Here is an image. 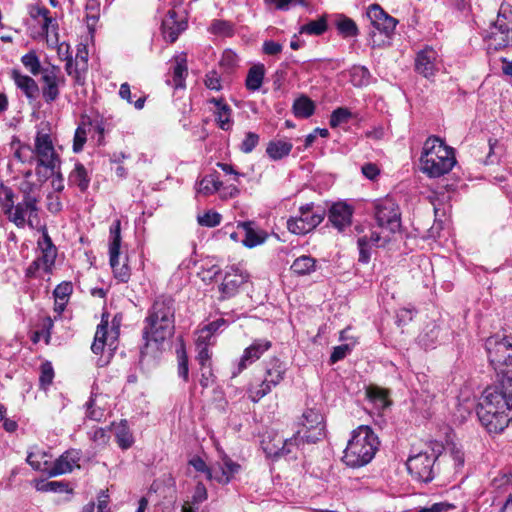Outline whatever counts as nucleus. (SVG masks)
<instances>
[{"mask_svg":"<svg viewBox=\"0 0 512 512\" xmlns=\"http://www.w3.org/2000/svg\"><path fill=\"white\" fill-rule=\"evenodd\" d=\"M486 349L497 382L484 390L476 413L489 433L498 434L512 420V344L505 337L492 336L486 341Z\"/></svg>","mask_w":512,"mask_h":512,"instance_id":"nucleus-1","label":"nucleus"},{"mask_svg":"<svg viewBox=\"0 0 512 512\" xmlns=\"http://www.w3.org/2000/svg\"><path fill=\"white\" fill-rule=\"evenodd\" d=\"M175 301L171 296L160 295L155 298L147 311L142 330L143 340L141 358L160 350V345L174 334Z\"/></svg>","mask_w":512,"mask_h":512,"instance_id":"nucleus-2","label":"nucleus"},{"mask_svg":"<svg viewBox=\"0 0 512 512\" xmlns=\"http://www.w3.org/2000/svg\"><path fill=\"white\" fill-rule=\"evenodd\" d=\"M324 416L320 410L309 408L304 411L301 418L300 428L290 439L279 438L274 447L264 446L267 456L279 458L292 452L291 446L301 444H315L326 436Z\"/></svg>","mask_w":512,"mask_h":512,"instance_id":"nucleus-3","label":"nucleus"},{"mask_svg":"<svg viewBox=\"0 0 512 512\" xmlns=\"http://www.w3.org/2000/svg\"><path fill=\"white\" fill-rule=\"evenodd\" d=\"M421 171L430 178H438L449 173L456 164L453 148L438 137H429L423 146L420 157Z\"/></svg>","mask_w":512,"mask_h":512,"instance_id":"nucleus-4","label":"nucleus"},{"mask_svg":"<svg viewBox=\"0 0 512 512\" xmlns=\"http://www.w3.org/2000/svg\"><path fill=\"white\" fill-rule=\"evenodd\" d=\"M379 440L369 426H359L353 430L344 450L342 461L351 468L367 465L375 456Z\"/></svg>","mask_w":512,"mask_h":512,"instance_id":"nucleus-5","label":"nucleus"},{"mask_svg":"<svg viewBox=\"0 0 512 512\" xmlns=\"http://www.w3.org/2000/svg\"><path fill=\"white\" fill-rule=\"evenodd\" d=\"M367 17L372 26L369 32L371 46L375 48L384 45L396 28V19L388 15L378 4L369 6Z\"/></svg>","mask_w":512,"mask_h":512,"instance_id":"nucleus-6","label":"nucleus"},{"mask_svg":"<svg viewBox=\"0 0 512 512\" xmlns=\"http://www.w3.org/2000/svg\"><path fill=\"white\" fill-rule=\"evenodd\" d=\"M373 215L379 228L394 234L401 228V211L399 205L391 197L373 201Z\"/></svg>","mask_w":512,"mask_h":512,"instance_id":"nucleus-7","label":"nucleus"},{"mask_svg":"<svg viewBox=\"0 0 512 512\" xmlns=\"http://www.w3.org/2000/svg\"><path fill=\"white\" fill-rule=\"evenodd\" d=\"M325 217V210L314 209L313 203H308L299 208V215L287 220L288 230L296 235H305L314 230Z\"/></svg>","mask_w":512,"mask_h":512,"instance_id":"nucleus-8","label":"nucleus"},{"mask_svg":"<svg viewBox=\"0 0 512 512\" xmlns=\"http://www.w3.org/2000/svg\"><path fill=\"white\" fill-rule=\"evenodd\" d=\"M438 459L436 452L421 451L407 459L406 466L410 475L417 481L431 482L435 477V462Z\"/></svg>","mask_w":512,"mask_h":512,"instance_id":"nucleus-9","label":"nucleus"},{"mask_svg":"<svg viewBox=\"0 0 512 512\" xmlns=\"http://www.w3.org/2000/svg\"><path fill=\"white\" fill-rule=\"evenodd\" d=\"M33 152L37 156L39 166L45 167L52 173L59 169V156L55 152L50 133L44 128H38L37 130Z\"/></svg>","mask_w":512,"mask_h":512,"instance_id":"nucleus-10","label":"nucleus"},{"mask_svg":"<svg viewBox=\"0 0 512 512\" xmlns=\"http://www.w3.org/2000/svg\"><path fill=\"white\" fill-rule=\"evenodd\" d=\"M109 256L110 265L113 270L114 277L120 282L126 283L130 278V269L126 263L120 264L119 255L121 247V221L116 219L109 229Z\"/></svg>","mask_w":512,"mask_h":512,"instance_id":"nucleus-11","label":"nucleus"},{"mask_svg":"<svg viewBox=\"0 0 512 512\" xmlns=\"http://www.w3.org/2000/svg\"><path fill=\"white\" fill-rule=\"evenodd\" d=\"M41 92L44 101L48 104L56 101L60 95V88L66 83L60 67L50 65L41 73Z\"/></svg>","mask_w":512,"mask_h":512,"instance_id":"nucleus-12","label":"nucleus"},{"mask_svg":"<svg viewBox=\"0 0 512 512\" xmlns=\"http://www.w3.org/2000/svg\"><path fill=\"white\" fill-rule=\"evenodd\" d=\"M441 60L438 52L431 46H425L416 53L414 70L426 79H432L439 71Z\"/></svg>","mask_w":512,"mask_h":512,"instance_id":"nucleus-13","label":"nucleus"},{"mask_svg":"<svg viewBox=\"0 0 512 512\" xmlns=\"http://www.w3.org/2000/svg\"><path fill=\"white\" fill-rule=\"evenodd\" d=\"M249 274L239 267L231 266L225 272L224 279L219 286L221 299H228L235 296L239 288L248 281Z\"/></svg>","mask_w":512,"mask_h":512,"instance_id":"nucleus-14","label":"nucleus"},{"mask_svg":"<svg viewBox=\"0 0 512 512\" xmlns=\"http://www.w3.org/2000/svg\"><path fill=\"white\" fill-rule=\"evenodd\" d=\"M512 33V11L508 6L501 5L497 19L491 25V37H499V45L506 46L511 40Z\"/></svg>","mask_w":512,"mask_h":512,"instance_id":"nucleus-15","label":"nucleus"},{"mask_svg":"<svg viewBox=\"0 0 512 512\" xmlns=\"http://www.w3.org/2000/svg\"><path fill=\"white\" fill-rule=\"evenodd\" d=\"M82 453L78 449H69L61 454L48 470L50 477L70 473L75 467H80Z\"/></svg>","mask_w":512,"mask_h":512,"instance_id":"nucleus-16","label":"nucleus"},{"mask_svg":"<svg viewBox=\"0 0 512 512\" xmlns=\"http://www.w3.org/2000/svg\"><path fill=\"white\" fill-rule=\"evenodd\" d=\"M26 201L23 199L18 202L16 205L14 204L13 210L10 213H7L6 216L14 223L17 227L23 228L26 223L30 227H33V217L37 216L38 206L35 203L26 204Z\"/></svg>","mask_w":512,"mask_h":512,"instance_id":"nucleus-17","label":"nucleus"},{"mask_svg":"<svg viewBox=\"0 0 512 512\" xmlns=\"http://www.w3.org/2000/svg\"><path fill=\"white\" fill-rule=\"evenodd\" d=\"M271 347V342L264 339L255 340L249 347H247L238 363L237 371L232 373L233 377L240 374L249 365L258 360L262 354Z\"/></svg>","mask_w":512,"mask_h":512,"instance_id":"nucleus-18","label":"nucleus"},{"mask_svg":"<svg viewBox=\"0 0 512 512\" xmlns=\"http://www.w3.org/2000/svg\"><path fill=\"white\" fill-rule=\"evenodd\" d=\"M187 21L178 19L175 10H169L166 17L162 21V34L165 40L174 43L179 35L187 29Z\"/></svg>","mask_w":512,"mask_h":512,"instance_id":"nucleus-19","label":"nucleus"},{"mask_svg":"<svg viewBox=\"0 0 512 512\" xmlns=\"http://www.w3.org/2000/svg\"><path fill=\"white\" fill-rule=\"evenodd\" d=\"M352 215L353 209L350 205L344 202H337L330 207L328 218L336 229L343 231L351 225Z\"/></svg>","mask_w":512,"mask_h":512,"instance_id":"nucleus-20","label":"nucleus"},{"mask_svg":"<svg viewBox=\"0 0 512 512\" xmlns=\"http://www.w3.org/2000/svg\"><path fill=\"white\" fill-rule=\"evenodd\" d=\"M240 470V465L234 462L227 455L222 457V461L214 466L213 479L219 484H228Z\"/></svg>","mask_w":512,"mask_h":512,"instance_id":"nucleus-21","label":"nucleus"},{"mask_svg":"<svg viewBox=\"0 0 512 512\" xmlns=\"http://www.w3.org/2000/svg\"><path fill=\"white\" fill-rule=\"evenodd\" d=\"M11 78L27 99L33 101L38 97L40 89L32 77L21 73L18 69H13L11 71Z\"/></svg>","mask_w":512,"mask_h":512,"instance_id":"nucleus-22","label":"nucleus"},{"mask_svg":"<svg viewBox=\"0 0 512 512\" xmlns=\"http://www.w3.org/2000/svg\"><path fill=\"white\" fill-rule=\"evenodd\" d=\"M238 228L243 229L245 238L242 243L247 248H254L263 244L268 238L267 232L264 230H257L254 228V223L250 221L238 223Z\"/></svg>","mask_w":512,"mask_h":512,"instance_id":"nucleus-23","label":"nucleus"},{"mask_svg":"<svg viewBox=\"0 0 512 512\" xmlns=\"http://www.w3.org/2000/svg\"><path fill=\"white\" fill-rule=\"evenodd\" d=\"M285 371L284 363L278 358H273L267 364L266 376L263 382L267 383L272 389V387L277 386L284 379Z\"/></svg>","mask_w":512,"mask_h":512,"instance_id":"nucleus-24","label":"nucleus"},{"mask_svg":"<svg viewBox=\"0 0 512 512\" xmlns=\"http://www.w3.org/2000/svg\"><path fill=\"white\" fill-rule=\"evenodd\" d=\"M335 27L343 38H352L359 34V29L355 21L344 14H338L336 16Z\"/></svg>","mask_w":512,"mask_h":512,"instance_id":"nucleus-25","label":"nucleus"},{"mask_svg":"<svg viewBox=\"0 0 512 512\" xmlns=\"http://www.w3.org/2000/svg\"><path fill=\"white\" fill-rule=\"evenodd\" d=\"M265 67L263 64H255L249 70L245 80V86L249 91H258L263 83Z\"/></svg>","mask_w":512,"mask_h":512,"instance_id":"nucleus-26","label":"nucleus"},{"mask_svg":"<svg viewBox=\"0 0 512 512\" xmlns=\"http://www.w3.org/2000/svg\"><path fill=\"white\" fill-rule=\"evenodd\" d=\"M290 269L298 276L309 275L316 270V259L302 255L293 261Z\"/></svg>","mask_w":512,"mask_h":512,"instance_id":"nucleus-27","label":"nucleus"},{"mask_svg":"<svg viewBox=\"0 0 512 512\" xmlns=\"http://www.w3.org/2000/svg\"><path fill=\"white\" fill-rule=\"evenodd\" d=\"M293 148L291 142L288 141H271L266 148L267 155L273 160H280L288 156Z\"/></svg>","mask_w":512,"mask_h":512,"instance_id":"nucleus-28","label":"nucleus"},{"mask_svg":"<svg viewBox=\"0 0 512 512\" xmlns=\"http://www.w3.org/2000/svg\"><path fill=\"white\" fill-rule=\"evenodd\" d=\"M107 334H108V319L105 315L102 316L101 323L97 326V330L95 333L94 341L91 345V350L95 354H100L103 352L104 347L107 342Z\"/></svg>","mask_w":512,"mask_h":512,"instance_id":"nucleus-29","label":"nucleus"},{"mask_svg":"<svg viewBox=\"0 0 512 512\" xmlns=\"http://www.w3.org/2000/svg\"><path fill=\"white\" fill-rule=\"evenodd\" d=\"M350 82L355 87H364L370 84L372 75L367 67L354 65L349 70Z\"/></svg>","mask_w":512,"mask_h":512,"instance_id":"nucleus-30","label":"nucleus"},{"mask_svg":"<svg viewBox=\"0 0 512 512\" xmlns=\"http://www.w3.org/2000/svg\"><path fill=\"white\" fill-rule=\"evenodd\" d=\"M69 181L76 185L82 192L87 190L90 178L88 177L87 170L83 164H75L74 169L69 175Z\"/></svg>","mask_w":512,"mask_h":512,"instance_id":"nucleus-31","label":"nucleus"},{"mask_svg":"<svg viewBox=\"0 0 512 512\" xmlns=\"http://www.w3.org/2000/svg\"><path fill=\"white\" fill-rule=\"evenodd\" d=\"M223 183L216 174H209L203 177L197 184V192L210 195L220 190Z\"/></svg>","mask_w":512,"mask_h":512,"instance_id":"nucleus-32","label":"nucleus"},{"mask_svg":"<svg viewBox=\"0 0 512 512\" xmlns=\"http://www.w3.org/2000/svg\"><path fill=\"white\" fill-rule=\"evenodd\" d=\"M315 111L314 102L307 96H301L294 101L293 112L296 117L308 118Z\"/></svg>","mask_w":512,"mask_h":512,"instance_id":"nucleus-33","label":"nucleus"},{"mask_svg":"<svg viewBox=\"0 0 512 512\" xmlns=\"http://www.w3.org/2000/svg\"><path fill=\"white\" fill-rule=\"evenodd\" d=\"M176 64L173 68V82L175 88L184 87V81L188 73L185 54L175 57Z\"/></svg>","mask_w":512,"mask_h":512,"instance_id":"nucleus-34","label":"nucleus"},{"mask_svg":"<svg viewBox=\"0 0 512 512\" xmlns=\"http://www.w3.org/2000/svg\"><path fill=\"white\" fill-rule=\"evenodd\" d=\"M19 192L22 195L23 201L27 202L26 204H38L40 196L36 184L30 182L29 180H23L19 184Z\"/></svg>","mask_w":512,"mask_h":512,"instance_id":"nucleus-35","label":"nucleus"},{"mask_svg":"<svg viewBox=\"0 0 512 512\" xmlns=\"http://www.w3.org/2000/svg\"><path fill=\"white\" fill-rule=\"evenodd\" d=\"M21 63L32 75L41 74L45 67L41 66L39 57L35 51H29L21 57Z\"/></svg>","mask_w":512,"mask_h":512,"instance_id":"nucleus-36","label":"nucleus"},{"mask_svg":"<svg viewBox=\"0 0 512 512\" xmlns=\"http://www.w3.org/2000/svg\"><path fill=\"white\" fill-rule=\"evenodd\" d=\"M327 30V21L324 17L310 21L299 28L300 34L319 36Z\"/></svg>","mask_w":512,"mask_h":512,"instance_id":"nucleus-37","label":"nucleus"},{"mask_svg":"<svg viewBox=\"0 0 512 512\" xmlns=\"http://www.w3.org/2000/svg\"><path fill=\"white\" fill-rule=\"evenodd\" d=\"M14 197L15 194L10 187L0 184V206L5 215L13 210Z\"/></svg>","mask_w":512,"mask_h":512,"instance_id":"nucleus-38","label":"nucleus"},{"mask_svg":"<svg viewBox=\"0 0 512 512\" xmlns=\"http://www.w3.org/2000/svg\"><path fill=\"white\" fill-rule=\"evenodd\" d=\"M216 121L220 129L228 131L231 129L233 121L231 119L232 109L228 104L221 106L216 110Z\"/></svg>","mask_w":512,"mask_h":512,"instance_id":"nucleus-39","label":"nucleus"},{"mask_svg":"<svg viewBox=\"0 0 512 512\" xmlns=\"http://www.w3.org/2000/svg\"><path fill=\"white\" fill-rule=\"evenodd\" d=\"M351 118L352 113L348 108L339 107L331 113L329 124L332 128H336L341 124L347 123Z\"/></svg>","mask_w":512,"mask_h":512,"instance_id":"nucleus-40","label":"nucleus"},{"mask_svg":"<svg viewBox=\"0 0 512 512\" xmlns=\"http://www.w3.org/2000/svg\"><path fill=\"white\" fill-rule=\"evenodd\" d=\"M116 441L123 450L130 448L134 442L133 436L126 424H121L116 431Z\"/></svg>","mask_w":512,"mask_h":512,"instance_id":"nucleus-41","label":"nucleus"},{"mask_svg":"<svg viewBox=\"0 0 512 512\" xmlns=\"http://www.w3.org/2000/svg\"><path fill=\"white\" fill-rule=\"evenodd\" d=\"M54 369L50 362L46 361L41 364L39 384L42 389H47L53 382Z\"/></svg>","mask_w":512,"mask_h":512,"instance_id":"nucleus-42","label":"nucleus"},{"mask_svg":"<svg viewBox=\"0 0 512 512\" xmlns=\"http://www.w3.org/2000/svg\"><path fill=\"white\" fill-rule=\"evenodd\" d=\"M177 359H178V375L184 381H188L189 378V368H188V356L185 350V347L181 345L177 349Z\"/></svg>","mask_w":512,"mask_h":512,"instance_id":"nucleus-43","label":"nucleus"},{"mask_svg":"<svg viewBox=\"0 0 512 512\" xmlns=\"http://www.w3.org/2000/svg\"><path fill=\"white\" fill-rule=\"evenodd\" d=\"M227 324H228L227 320H225L224 318H219V319H216L215 321L208 323L201 329V334L206 333V335L205 336L201 335L199 337V340L201 338H203L204 340H209L216 332L225 328L227 326Z\"/></svg>","mask_w":512,"mask_h":512,"instance_id":"nucleus-44","label":"nucleus"},{"mask_svg":"<svg viewBox=\"0 0 512 512\" xmlns=\"http://www.w3.org/2000/svg\"><path fill=\"white\" fill-rule=\"evenodd\" d=\"M357 245L359 249V262L367 264L371 258V248L373 245L369 243L368 236L358 238Z\"/></svg>","mask_w":512,"mask_h":512,"instance_id":"nucleus-45","label":"nucleus"},{"mask_svg":"<svg viewBox=\"0 0 512 512\" xmlns=\"http://www.w3.org/2000/svg\"><path fill=\"white\" fill-rule=\"evenodd\" d=\"M119 96L126 100L129 104H133L134 107L138 110L144 107L146 101V96H141L135 102H133L131 97V89L128 83L121 84L119 89Z\"/></svg>","mask_w":512,"mask_h":512,"instance_id":"nucleus-46","label":"nucleus"},{"mask_svg":"<svg viewBox=\"0 0 512 512\" xmlns=\"http://www.w3.org/2000/svg\"><path fill=\"white\" fill-rule=\"evenodd\" d=\"M222 216L215 211H207L203 215H199L197 221L199 225L204 227H216L220 224Z\"/></svg>","mask_w":512,"mask_h":512,"instance_id":"nucleus-47","label":"nucleus"},{"mask_svg":"<svg viewBox=\"0 0 512 512\" xmlns=\"http://www.w3.org/2000/svg\"><path fill=\"white\" fill-rule=\"evenodd\" d=\"M56 258V249H50L48 251H42V257L35 260L29 268V271L33 266L36 268L39 267L40 262L43 263L45 271H48L50 267L54 264Z\"/></svg>","mask_w":512,"mask_h":512,"instance_id":"nucleus-48","label":"nucleus"},{"mask_svg":"<svg viewBox=\"0 0 512 512\" xmlns=\"http://www.w3.org/2000/svg\"><path fill=\"white\" fill-rule=\"evenodd\" d=\"M264 2L275 10L288 11L298 4H303L304 0H264Z\"/></svg>","mask_w":512,"mask_h":512,"instance_id":"nucleus-49","label":"nucleus"},{"mask_svg":"<svg viewBox=\"0 0 512 512\" xmlns=\"http://www.w3.org/2000/svg\"><path fill=\"white\" fill-rule=\"evenodd\" d=\"M368 396L378 407L385 408L389 404L386 391L380 388H371L368 390Z\"/></svg>","mask_w":512,"mask_h":512,"instance_id":"nucleus-50","label":"nucleus"},{"mask_svg":"<svg viewBox=\"0 0 512 512\" xmlns=\"http://www.w3.org/2000/svg\"><path fill=\"white\" fill-rule=\"evenodd\" d=\"M189 464L198 472L205 473L207 479L212 480L213 479V472L214 467L210 468L207 466L205 461L199 457L195 456L192 459L189 460Z\"/></svg>","mask_w":512,"mask_h":512,"instance_id":"nucleus-51","label":"nucleus"},{"mask_svg":"<svg viewBox=\"0 0 512 512\" xmlns=\"http://www.w3.org/2000/svg\"><path fill=\"white\" fill-rule=\"evenodd\" d=\"M259 143V135L254 132H247L240 149L244 153H251Z\"/></svg>","mask_w":512,"mask_h":512,"instance_id":"nucleus-52","label":"nucleus"},{"mask_svg":"<svg viewBox=\"0 0 512 512\" xmlns=\"http://www.w3.org/2000/svg\"><path fill=\"white\" fill-rule=\"evenodd\" d=\"M271 391V388L267 383H262L257 387L250 388L248 391L249 399L256 403Z\"/></svg>","mask_w":512,"mask_h":512,"instance_id":"nucleus-53","label":"nucleus"},{"mask_svg":"<svg viewBox=\"0 0 512 512\" xmlns=\"http://www.w3.org/2000/svg\"><path fill=\"white\" fill-rule=\"evenodd\" d=\"M220 65L226 69H233L238 65V56L231 49H226L222 53Z\"/></svg>","mask_w":512,"mask_h":512,"instance_id":"nucleus-54","label":"nucleus"},{"mask_svg":"<svg viewBox=\"0 0 512 512\" xmlns=\"http://www.w3.org/2000/svg\"><path fill=\"white\" fill-rule=\"evenodd\" d=\"M198 353H197V361L199 362L201 368L205 369L206 366H211V353L206 344L198 343L197 344Z\"/></svg>","mask_w":512,"mask_h":512,"instance_id":"nucleus-55","label":"nucleus"},{"mask_svg":"<svg viewBox=\"0 0 512 512\" xmlns=\"http://www.w3.org/2000/svg\"><path fill=\"white\" fill-rule=\"evenodd\" d=\"M439 327L433 325V327L420 335V342L426 347L432 346L438 339L439 336Z\"/></svg>","mask_w":512,"mask_h":512,"instance_id":"nucleus-56","label":"nucleus"},{"mask_svg":"<svg viewBox=\"0 0 512 512\" xmlns=\"http://www.w3.org/2000/svg\"><path fill=\"white\" fill-rule=\"evenodd\" d=\"M72 291L73 287L70 282H62L56 286L53 295L55 299H59L60 301H67V298L70 296Z\"/></svg>","mask_w":512,"mask_h":512,"instance_id":"nucleus-57","label":"nucleus"},{"mask_svg":"<svg viewBox=\"0 0 512 512\" xmlns=\"http://www.w3.org/2000/svg\"><path fill=\"white\" fill-rule=\"evenodd\" d=\"M86 136H87V133H86L85 128L82 126H78L77 129L75 130L74 140H73V151L75 153H79L82 151L83 146L86 142Z\"/></svg>","mask_w":512,"mask_h":512,"instance_id":"nucleus-58","label":"nucleus"},{"mask_svg":"<svg viewBox=\"0 0 512 512\" xmlns=\"http://www.w3.org/2000/svg\"><path fill=\"white\" fill-rule=\"evenodd\" d=\"M350 347L348 344H342L333 348V351L330 355V363L335 364L338 361L344 359L350 352Z\"/></svg>","mask_w":512,"mask_h":512,"instance_id":"nucleus-59","label":"nucleus"},{"mask_svg":"<svg viewBox=\"0 0 512 512\" xmlns=\"http://www.w3.org/2000/svg\"><path fill=\"white\" fill-rule=\"evenodd\" d=\"M208 493L205 485L202 482H198L195 486L194 493L192 495V504L198 505L206 501Z\"/></svg>","mask_w":512,"mask_h":512,"instance_id":"nucleus-60","label":"nucleus"},{"mask_svg":"<svg viewBox=\"0 0 512 512\" xmlns=\"http://www.w3.org/2000/svg\"><path fill=\"white\" fill-rule=\"evenodd\" d=\"M95 400L93 398V395L89 398V400L86 402V415L89 419L94 421H100L102 417L104 416V412L101 409H95L94 408Z\"/></svg>","mask_w":512,"mask_h":512,"instance_id":"nucleus-61","label":"nucleus"},{"mask_svg":"<svg viewBox=\"0 0 512 512\" xmlns=\"http://www.w3.org/2000/svg\"><path fill=\"white\" fill-rule=\"evenodd\" d=\"M205 86L210 90L219 91L222 89L221 78L216 71H210L205 76Z\"/></svg>","mask_w":512,"mask_h":512,"instance_id":"nucleus-62","label":"nucleus"},{"mask_svg":"<svg viewBox=\"0 0 512 512\" xmlns=\"http://www.w3.org/2000/svg\"><path fill=\"white\" fill-rule=\"evenodd\" d=\"M455 508V505L449 502H438L434 503L431 506L420 507L417 512H448Z\"/></svg>","mask_w":512,"mask_h":512,"instance_id":"nucleus-63","label":"nucleus"},{"mask_svg":"<svg viewBox=\"0 0 512 512\" xmlns=\"http://www.w3.org/2000/svg\"><path fill=\"white\" fill-rule=\"evenodd\" d=\"M45 457L46 454L44 452H30L26 461L34 470H44L42 467V460Z\"/></svg>","mask_w":512,"mask_h":512,"instance_id":"nucleus-64","label":"nucleus"}]
</instances>
